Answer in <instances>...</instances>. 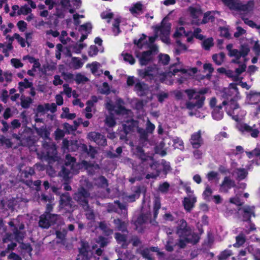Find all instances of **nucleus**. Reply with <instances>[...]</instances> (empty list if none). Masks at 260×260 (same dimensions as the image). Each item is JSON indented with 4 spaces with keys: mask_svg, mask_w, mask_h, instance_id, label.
Instances as JSON below:
<instances>
[{
    "mask_svg": "<svg viewBox=\"0 0 260 260\" xmlns=\"http://www.w3.org/2000/svg\"><path fill=\"white\" fill-rule=\"evenodd\" d=\"M222 96L224 99L222 105L225 106L227 114L233 119L237 121L245 114V112L240 109L237 103L240 97L235 84L231 83L228 88H224Z\"/></svg>",
    "mask_w": 260,
    "mask_h": 260,
    "instance_id": "nucleus-1",
    "label": "nucleus"
},
{
    "mask_svg": "<svg viewBox=\"0 0 260 260\" xmlns=\"http://www.w3.org/2000/svg\"><path fill=\"white\" fill-rule=\"evenodd\" d=\"M170 28V24L163 20L160 25L156 27L155 29V36L149 38V43L147 42L146 40V36L144 35L138 40H135L134 43L140 48H143L145 46L150 48L156 39L157 37H160L163 42L168 44L169 42V36Z\"/></svg>",
    "mask_w": 260,
    "mask_h": 260,
    "instance_id": "nucleus-2",
    "label": "nucleus"
},
{
    "mask_svg": "<svg viewBox=\"0 0 260 260\" xmlns=\"http://www.w3.org/2000/svg\"><path fill=\"white\" fill-rule=\"evenodd\" d=\"M207 92V89H204L200 90L195 89H187L185 93L189 100H195L196 101H190L187 103L186 107L189 110L199 109L203 105L205 100L204 94Z\"/></svg>",
    "mask_w": 260,
    "mask_h": 260,
    "instance_id": "nucleus-3",
    "label": "nucleus"
},
{
    "mask_svg": "<svg viewBox=\"0 0 260 260\" xmlns=\"http://www.w3.org/2000/svg\"><path fill=\"white\" fill-rule=\"evenodd\" d=\"M230 9L238 11L242 15H251L255 8V2L236 3L234 0H222Z\"/></svg>",
    "mask_w": 260,
    "mask_h": 260,
    "instance_id": "nucleus-4",
    "label": "nucleus"
},
{
    "mask_svg": "<svg viewBox=\"0 0 260 260\" xmlns=\"http://www.w3.org/2000/svg\"><path fill=\"white\" fill-rule=\"evenodd\" d=\"M78 166L76 165L75 159L70 155H66L65 166L62 168L59 173V175L63 178L65 181H67L71 177V174L77 172Z\"/></svg>",
    "mask_w": 260,
    "mask_h": 260,
    "instance_id": "nucleus-5",
    "label": "nucleus"
},
{
    "mask_svg": "<svg viewBox=\"0 0 260 260\" xmlns=\"http://www.w3.org/2000/svg\"><path fill=\"white\" fill-rule=\"evenodd\" d=\"M91 29V24L87 23L81 25L79 31L81 32L82 36L80 39L79 42L77 43L73 47V51L76 53H80L81 51L86 46V45L82 43L87 37V35L89 33Z\"/></svg>",
    "mask_w": 260,
    "mask_h": 260,
    "instance_id": "nucleus-6",
    "label": "nucleus"
},
{
    "mask_svg": "<svg viewBox=\"0 0 260 260\" xmlns=\"http://www.w3.org/2000/svg\"><path fill=\"white\" fill-rule=\"evenodd\" d=\"M123 101L121 100H118L117 102V106L113 105L110 100L107 101L106 103V108L110 112L115 111L116 113L119 115H125L126 117H130L132 112L130 110L125 109L121 106Z\"/></svg>",
    "mask_w": 260,
    "mask_h": 260,
    "instance_id": "nucleus-7",
    "label": "nucleus"
},
{
    "mask_svg": "<svg viewBox=\"0 0 260 260\" xmlns=\"http://www.w3.org/2000/svg\"><path fill=\"white\" fill-rule=\"evenodd\" d=\"M59 216L56 214L45 213L40 216L39 225L43 228H48L51 223H56Z\"/></svg>",
    "mask_w": 260,
    "mask_h": 260,
    "instance_id": "nucleus-8",
    "label": "nucleus"
},
{
    "mask_svg": "<svg viewBox=\"0 0 260 260\" xmlns=\"http://www.w3.org/2000/svg\"><path fill=\"white\" fill-rule=\"evenodd\" d=\"M199 239L198 235L192 233L190 230L189 232H187L180 238L178 245L181 248H184L187 243L195 244L198 242Z\"/></svg>",
    "mask_w": 260,
    "mask_h": 260,
    "instance_id": "nucleus-9",
    "label": "nucleus"
},
{
    "mask_svg": "<svg viewBox=\"0 0 260 260\" xmlns=\"http://www.w3.org/2000/svg\"><path fill=\"white\" fill-rule=\"evenodd\" d=\"M89 197V193L84 188H81L78 192L74 196V199L79 202L85 210H87L89 208L88 205L87 198Z\"/></svg>",
    "mask_w": 260,
    "mask_h": 260,
    "instance_id": "nucleus-10",
    "label": "nucleus"
},
{
    "mask_svg": "<svg viewBox=\"0 0 260 260\" xmlns=\"http://www.w3.org/2000/svg\"><path fill=\"white\" fill-rule=\"evenodd\" d=\"M190 72H191L192 74H195L197 72V69L196 68H193L191 71H188L185 69H182L179 64L173 65L171 66L170 69V73H171L173 75H175L177 73H180L182 74L183 76H182L181 78L183 79L179 81L180 83L182 82L184 79H187L188 76L190 75Z\"/></svg>",
    "mask_w": 260,
    "mask_h": 260,
    "instance_id": "nucleus-11",
    "label": "nucleus"
},
{
    "mask_svg": "<svg viewBox=\"0 0 260 260\" xmlns=\"http://www.w3.org/2000/svg\"><path fill=\"white\" fill-rule=\"evenodd\" d=\"M173 142V139L169 136H167L163 139L162 141L155 148V152L160 154L161 156H165L167 154V151L169 148L170 146Z\"/></svg>",
    "mask_w": 260,
    "mask_h": 260,
    "instance_id": "nucleus-12",
    "label": "nucleus"
},
{
    "mask_svg": "<svg viewBox=\"0 0 260 260\" xmlns=\"http://www.w3.org/2000/svg\"><path fill=\"white\" fill-rule=\"evenodd\" d=\"M238 164L235 161L231 164L232 175L237 180L240 181L245 179L248 174V172L244 168H238Z\"/></svg>",
    "mask_w": 260,
    "mask_h": 260,
    "instance_id": "nucleus-13",
    "label": "nucleus"
},
{
    "mask_svg": "<svg viewBox=\"0 0 260 260\" xmlns=\"http://www.w3.org/2000/svg\"><path fill=\"white\" fill-rule=\"evenodd\" d=\"M138 253L141 254L143 258L146 260H154L153 256V252H156L159 256L163 255V253L158 251L157 247H152L150 248L139 249L137 250Z\"/></svg>",
    "mask_w": 260,
    "mask_h": 260,
    "instance_id": "nucleus-14",
    "label": "nucleus"
},
{
    "mask_svg": "<svg viewBox=\"0 0 260 260\" xmlns=\"http://www.w3.org/2000/svg\"><path fill=\"white\" fill-rule=\"evenodd\" d=\"M239 214L242 216L244 221H250L251 217L255 216L254 206H244L239 209Z\"/></svg>",
    "mask_w": 260,
    "mask_h": 260,
    "instance_id": "nucleus-15",
    "label": "nucleus"
},
{
    "mask_svg": "<svg viewBox=\"0 0 260 260\" xmlns=\"http://www.w3.org/2000/svg\"><path fill=\"white\" fill-rule=\"evenodd\" d=\"M249 50V48L247 45H243L241 46L240 51L237 49H234L233 51H232V52L229 55L235 58V59L233 60V62L239 63L238 59L241 57H244L246 56Z\"/></svg>",
    "mask_w": 260,
    "mask_h": 260,
    "instance_id": "nucleus-16",
    "label": "nucleus"
},
{
    "mask_svg": "<svg viewBox=\"0 0 260 260\" xmlns=\"http://www.w3.org/2000/svg\"><path fill=\"white\" fill-rule=\"evenodd\" d=\"M189 142L193 148L198 149L200 148L204 143L201 131L199 130L193 133L190 136Z\"/></svg>",
    "mask_w": 260,
    "mask_h": 260,
    "instance_id": "nucleus-17",
    "label": "nucleus"
},
{
    "mask_svg": "<svg viewBox=\"0 0 260 260\" xmlns=\"http://www.w3.org/2000/svg\"><path fill=\"white\" fill-rule=\"evenodd\" d=\"M87 137L99 145L104 146L106 144V139L105 137L99 133L90 132L88 134Z\"/></svg>",
    "mask_w": 260,
    "mask_h": 260,
    "instance_id": "nucleus-18",
    "label": "nucleus"
},
{
    "mask_svg": "<svg viewBox=\"0 0 260 260\" xmlns=\"http://www.w3.org/2000/svg\"><path fill=\"white\" fill-rule=\"evenodd\" d=\"M72 199L68 193L61 196L60 200L61 208H64L67 211H71L72 208Z\"/></svg>",
    "mask_w": 260,
    "mask_h": 260,
    "instance_id": "nucleus-19",
    "label": "nucleus"
},
{
    "mask_svg": "<svg viewBox=\"0 0 260 260\" xmlns=\"http://www.w3.org/2000/svg\"><path fill=\"white\" fill-rule=\"evenodd\" d=\"M136 56L139 58L140 64L142 66H145L150 62L152 59V54L151 51H147L142 53H138Z\"/></svg>",
    "mask_w": 260,
    "mask_h": 260,
    "instance_id": "nucleus-20",
    "label": "nucleus"
},
{
    "mask_svg": "<svg viewBox=\"0 0 260 260\" xmlns=\"http://www.w3.org/2000/svg\"><path fill=\"white\" fill-rule=\"evenodd\" d=\"M235 186V181L229 176H225L220 185V190L222 192H227L230 188Z\"/></svg>",
    "mask_w": 260,
    "mask_h": 260,
    "instance_id": "nucleus-21",
    "label": "nucleus"
},
{
    "mask_svg": "<svg viewBox=\"0 0 260 260\" xmlns=\"http://www.w3.org/2000/svg\"><path fill=\"white\" fill-rule=\"evenodd\" d=\"M89 249L87 243H82V247L79 250L80 254L78 256H82V259H90L91 258L93 252L89 250Z\"/></svg>",
    "mask_w": 260,
    "mask_h": 260,
    "instance_id": "nucleus-22",
    "label": "nucleus"
},
{
    "mask_svg": "<svg viewBox=\"0 0 260 260\" xmlns=\"http://www.w3.org/2000/svg\"><path fill=\"white\" fill-rule=\"evenodd\" d=\"M197 202V198L194 196H191L184 198L183 205L184 209L190 211L194 207V204Z\"/></svg>",
    "mask_w": 260,
    "mask_h": 260,
    "instance_id": "nucleus-23",
    "label": "nucleus"
},
{
    "mask_svg": "<svg viewBox=\"0 0 260 260\" xmlns=\"http://www.w3.org/2000/svg\"><path fill=\"white\" fill-rule=\"evenodd\" d=\"M189 11L190 12L191 16L192 17L193 20L192 23L195 24H198L199 20L198 18L202 16V11L200 7H190L189 8Z\"/></svg>",
    "mask_w": 260,
    "mask_h": 260,
    "instance_id": "nucleus-24",
    "label": "nucleus"
},
{
    "mask_svg": "<svg viewBox=\"0 0 260 260\" xmlns=\"http://www.w3.org/2000/svg\"><path fill=\"white\" fill-rule=\"evenodd\" d=\"M184 36L187 37V41L189 43H191L192 41V37L190 36V32H186L184 28L182 26H177L175 32L174 34V36L176 38L182 36Z\"/></svg>",
    "mask_w": 260,
    "mask_h": 260,
    "instance_id": "nucleus-25",
    "label": "nucleus"
},
{
    "mask_svg": "<svg viewBox=\"0 0 260 260\" xmlns=\"http://www.w3.org/2000/svg\"><path fill=\"white\" fill-rule=\"evenodd\" d=\"M239 129L242 132L250 133L251 136L254 138L257 137L259 134V132L257 129L253 128L246 124H240L239 126Z\"/></svg>",
    "mask_w": 260,
    "mask_h": 260,
    "instance_id": "nucleus-26",
    "label": "nucleus"
},
{
    "mask_svg": "<svg viewBox=\"0 0 260 260\" xmlns=\"http://www.w3.org/2000/svg\"><path fill=\"white\" fill-rule=\"evenodd\" d=\"M190 230V228L187 226V223L184 220L182 219L179 221L177 234L180 238L184 236L187 232H189Z\"/></svg>",
    "mask_w": 260,
    "mask_h": 260,
    "instance_id": "nucleus-27",
    "label": "nucleus"
},
{
    "mask_svg": "<svg viewBox=\"0 0 260 260\" xmlns=\"http://www.w3.org/2000/svg\"><path fill=\"white\" fill-rule=\"evenodd\" d=\"M84 64L82 60L78 57H72L69 62V66L70 68L75 70L81 68Z\"/></svg>",
    "mask_w": 260,
    "mask_h": 260,
    "instance_id": "nucleus-28",
    "label": "nucleus"
},
{
    "mask_svg": "<svg viewBox=\"0 0 260 260\" xmlns=\"http://www.w3.org/2000/svg\"><path fill=\"white\" fill-rule=\"evenodd\" d=\"M86 67L90 68L92 73L95 76H99L103 72L102 71L100 70L101 67L100 63L96 61L92 62L91 64H87Z\"/></svg>",
    "mask_w": 260,
    "mask_h": 260,
    "instance_id": "nucleus-29",
    "label": "nucleus"
},
{
    "mask_svg": "<svg viewBox=\"0 0 260 260\" xmlns=\"http://www.w3.org/2000/svg\"><path fill=\"white\" fill-rule=\"evenodd\" d=\"M222 106L219 105L214 108L212 115L213 119L216 120H219L223 117V112L221 110Z\"/></svg>",
    "mask_w": 260,
    "mask_h": 260,
    "instance_id": "nucleus-30",
    "label": "nucleus"
},
{
    "mask_svg": "<svg viewBox=\"0 0 260 260\" xmlns=\"http://www.w3.org/2000/svg\"><path fill=\"white\" fill-rule=\"evenodd\" d=\"M56 155V150L55 145L53 144L50 145L48 146V148L47 149V156L55 161L58 160V157Z\"/></svg>",
    "mask_w": 260,
    "mask_h": 260,
    "instance_id": "nucleus-31",
    "label": "nucleus"
},
{
    "mask_svg": "<svg viewBox=\"0 0 260 260\" xmlns=\"http://www.w3.org/2000/svg\"><path fill=\"white\" fill-rule=\"evenodd\" d=\"M143 5L140 3H137L129 8V11L135 15L140 14L142 13Z\"/></svg>",
    "mask_w": 260,
    "mask_h": 260,
    "instance_id": "nucleus-32",
    "label": "nucleus"
},
{
    "mask_svg": "<svg viewBox=\"0 0 260 260\" xmlns=\"http://www.w3.org/2000/svg\"><path fill=\"white\" fill-rule=\"evenodd\" d=\"M18 85L20 92H22L26 88H31L33 85L32 83L29 82L27 79H24L23 81L20 82Z\"/></svg>",
    "mask_w": 260,
    "mask_h": 260,
    "instance_id": "nucleus-33",
    "label": "nucleus"
},
{
    "mask_svg": "<svg viewBox=\"0 0 260 260\" xmlns=\"http://www.w3.org/2000/svg\"><path fill=\"white\" fill-rule=\"evenodd\" d=\"M62 113L60 115L61 118H66L68 119H73L76 117L75 113H70L69 109L67 107L62 108Z\"/></svg>",
    "mask_w": 260,
    "mask_h": 260,
    "instance_id": "nucleus-34",
    "label": "nucleus"
},
{
    "mask_svg": "<svg viewBox=\"0 0 260 260\" xmlns=\"http://www.w3.org/2000/svg\"><path fill=\"white\" fill-rule=\"evenodd\" d=\"M37 133L41 137L44 138H48L50 134L49 132L47 130L46 126H42L40 128H36Z\"/></svg>",
    "mask_w": 260,
    "mask_h": 260,
    "instance_id": "nucleus-35",
    "label": "nucleus"
},
{
    "mask_svg": "<svg viewBox=\"0 0 260 260\" xmlns=\"http://www.w3.org/2000/svg\"><path fill=\"white\" fill-rule=\"evenodd\" d=\"M157 167H163V170L164 172L167 173L170 170V166L169 162L162 160L160 164L155 163L151 165V167L152 169H156Z\"/></svg>",
    "mask_w": 260,
    "mask_h": 260,
    "instance_id": "nucleus-36",
    "label": "nucleus"
},
{
    "mask_svg": "<svg viewBox=\"0 0 260 260\" xmlns=\"http://www.w3.org/2000/svg\"><path fill=\"white\" fill-rule=\"evenodd\" d=\"M116 228L118 231L124 232L126 229V223L125 222L121 221L119 219L114 220Z\"/></svg>",
    "mask_w": 260,
    "mask_h": 260,
    "instance_id": "nucleus-37",
    "label": "nucleus"
},
{
    "mask_svg": "<svg viewBox=\"0 0 260 260\" xmlns=\"http://www.w3.org/2000/svg\"><path fill=\"white\" fill-rule=\"evenodd\" d=\"M14 39L17 40L18 42L20 44L22 47H24L26 46V41L25 39L20 37L18 34H15L13 37L10 38L9 40L13 41Z\"/></svg>",
    "mask_w": 260,
    "mask_h": 260,
    "instance_id": "nucleus-38",
    "label": "nucleus"
},
{
    "mask_svg": "<svg viewBox=\"0 0 260 260\" xmlns=\"http://www.w3.org/2000/svg\"><path fill=\"white\" fill-rule=\"evenodd\" d=\"M245 242V236L243 233L240 234L236 238V243L234 246L239 247L242 246Z\"/></svg>",
    "mask_w": 260,
    "mask_h": 260,
    "instance_id": "nucleus-39",
    "label": "nucleus"
},
{
    "mask_svg": "<svg viewBox=\"0 0 260 260\" xmlns=\"http://www.w3.org/2000/svg\"><path fill=\"white\" fill-rule=\"evenodd\" d=\"M224 57V54L221 52L219 54L213 55L212 58L216 64L217 65H220L223 61Z\"/></svg>",
    "mask_w": 260,
    "mask_h": 260,
    "instance_id": "nucleus-40",
    "label": "nucleus"
},
{
    "mask_svg": "<svg viewBox=\"0 0 260 260\" xmlns=\"http://www.w3.org/2000/svg\"><path fill=\"white\" fill-rule=\"evenodd\" d=\"M115 239L118 243L121 244L122 247L126 246V237L124 235L120 234V233H117L115 234Z\"/></svg>",
    "mask_w": 260,
    "mask_h": 260,
    "instance_id": "nucleus-41",
    "label": "nucleus"
},
{
    "mask_svg": "<svg viewBox=\"0 0 260 260\" xmlns=\"http://www.w3.org/2000/svg\"><path fill=\"white\" fill-rule=\"evenodd\" d=\"M149 217V215H142L139 217L138 218L137 220L135 222V224L136 226V229H138L139 225L142 224L144 223H145Z\"/></svg>",
    "mask_w": 260,
    "mask_h": 260,
    "instance_id": "nucleus-42",
    "label": "nucleus"
},
{
    "mask_svg": "<svg viewBox=\"0 0 260 260\" xmlns=\"http://www.w3.org/2000/svg\"><path fill=\"white\" fill-rule=\"evenodd\" d=\"M135 124V122L132 120H127L126 123L123 124V128L125 134L131 131L133 126Z\"/></svg>",
    "mask_w": 260,
    "mask_h": 260,
    "instance_id": "nucleus-43",
    "label": "nucleus"
},
{
    "mask_svg": "<svg viewBox=\"0 0 260 260\" xmlns=\"http://www.w3.org/2000/svg\"><path fill=\"white\" fill-rule=\"evenodd\" d=\"M31 12V9L30 8L28 5H25L23 6H21L19 10H18L17 12V15H26L27 14H30Z\"/></svg>",
    "mask_w": 260,
    "mask_h": 260,
    "instance_id": "nucleus-44",
    "label": "nucleus"
},
{
    "mask_svg": "<svg viewBox=\"0 0 260 260\" xmlns=\"http://www.w3.org/2000/svg\"><path fill=\"white\" fill-rule=\"evenodd\" d=\"M174 148H178L180 150L184 149V143L183 141L179 138L176 137L173 139Z\"/></svg>",
    "mask_w": 260,
    "mask_h": 260,
    "instance_id": "nucleus-45",
    "label": "nucleus"
},
{
    "mask_svg": "<svg viewBox=\"0 0 260 260\" xmlns=\"http://www.w3.org/2000/svg\"><path fill=\"white\" fill-rule=\"evenodd\" d=\"M214 45L213 39L212 38H209L205 39L202 42L203 47L206 49L208 50Z\"/></svg>",
    "mask_w": 260,
    "mask_h": 260,
    "instance_id": "nucleus-46",
    "label": "nucleus"
},
{
    "mask_svg": "<svg viewBox=\"0 0 260 260\" xmlns=\"http://www.w3.org/2000/svg\"><path fill=\"white\" fill-rule=\"evenodd\" d=\"M202 30L200 28H196L194 29L193 33L190 32V36H192V39L193 37L202 40L204 39V36L201 34Z\"/></svg>",
    "mask_w": 260,
    "mask_h": 260,
    "instance_id": "nucleus-47",
    "label": "nucleus"
},
{
    "mask_svg": "<svg viewBox=\"0 0 260 260\" xmlns=\"http://www.w3.org/2000/svg\"><path fill=\"white\" fill-rule=\"evenodd\" d=\"M256 230L255 225L254 223H252L250 221H248L247 225H246L244 229V233L249 234L250 232Z\"/></svg>",
    "mask_w": 260,
    "mask_h": 260,
    "instance_id": "nucleus-48",
    "label": "nucleus"
},
{
    "mask_svg": "<svg viewBox=\"0 0 260 260\" xmlns=\"http://www.w3.org/2000/svg\"><path fill=\"white\" fill-rule=\"evenodd\" d=\"M214 12H208L204 14L202 23H206L209 21H212L214 19Z\"/></svg>",
    "mask_w": 260,
    "mask_h": 260,
    "instance_id": "nucleus-49",
    "label": "nucleus"
},
{
    "mask_svg": "<svg viewBox=\"0 0 260 260\" xmlns=\"http://www.w3.org/2000/svg\"><path fill=\"white\" fill-rule=\"evenodd\" d=\"M21 106L24 108H27L32 102V100L29 97L21 98Z\"/></svg>",
    "mask_w": 260,
    "mask_h": 260,
    "instance_id": "nucleus-50",
    "label": "nucleus"
},
{
    "mask_svg": "<svg viewBox=\"0 0 260 260\" xmlns=\"http://www.w3.org/2000/svg\"><path fill=\"white\" fill-rule=\"evenodd\" d=\"M68 33L66 31H61V35L59 37L60 41L63 44H67L71 41V39L68 36Z\"/></svg>",
    "mask_w": 260,
    "mask_h": 260,
    "instance_id": "nucleus-51",
    "label": "nucleus"
},
{
    "mask_svg": "<svg viewBox=\"0 0 260 260\" xmlns=\"http://www.w3.org/2000/svg\"><path fill=\"white\" fill-rule=\"evenodd\" d=\"M122 56L125 61L129 62L131 64L135 63V59L131 54L127 53H122Z\"/></svg>",
    "mask_w": 260,
    "mask_h": 260,
    "instance_id": "nucleus-52",
    "label": "nucleus"
},
{
    "mask_svg": "<svg viewBox=\"0 0 260 260\" xmlns=\"http://www.w3.org/2000/svg\"><path fill=\"white\" fill-rule=\"evenodd\" d=\"M74 80L77 83L80 84L86 82L88 80V79L84 75L78 73L75 76Z\"/></svg>",
    "mask_w": 260,
    "mask_h": 260,
    "instance_id": "nucleus-53",
    "label": "nucleus"
},
{
    "mask_svg": "<svg viewBox=\"0 0 260 260\" xmlns=\"http://www.w3.org/2000/svg\"><path fill=\"white\" fill-rule=\"evenodd\" d=\"M144 84L138 80L135 84V90L138 94L142 95L144 90Z\"/></svg>",
    "mask_w": 260,
    "mask_h": 260,
    "instance_id": "nucleus-54",
    "label": "nucleus"
},
{
    "mask_svg": "<svg viewBox=\"0 0 260 260\" xmlns=\"http://www.w3.org/2000/svg\"><path fill=\"white\" fill-rule=\"evenodd\" d=\"M207 177L209 181L216 180L218 181L219 178L218 177V174L214 171H211L207 174Z\"/></svg>",
    "mask_w": 260,
    "mask_h": 260,
    "instance_id": "nucleus-55",
    "label": "nucleus"
},
{
    "mask_svg": "<svg viewBox=\"0 0 260 260\" xmlns=\"http://www.w3.org/2000/svg\"><path fill=\"white\" fill-rule=\"evenodd\" d=\"M150 68L148 67L147 69L145 70H140L138 71L139 75L142 77H145L147 76H153L154 73L151 72Z\"/></svg>",
    "mask_w": 260,
    "mask_h": 260,
    "instance_id": "nucleus-56",
    "label": "nucleus"
},
{
    "mask_svg": "<svg viewBox=\"0 0 260 260\" xmlns=\"http://www.w3.org/2000/svg\"><path fill=\"white\" fill-rule=\"evenodd\" d=\"M83 148L85 150L88 154L90 156L91 158L94 157L96 153V151L94 148L90 146L88 149L87 146L85 145L83 146Z\"/></svg>",
    "mask_w": 260,
    "mask_h": 260,
    "instance_id": "nucleus-57",
    "label": "nucleus"
},
{
    "mask_svg": "<svg viewBox=\"0 0 260 260\" xmlns=\"http://www.w3.org/2000/svg\"><path fill=\"white\" fill-rule=\"evenodd\" d=\"M61 5L66 9L69 10L71 13H73L75 10L71 8L70 0H61Z\"/></svg>",
    "mask_w": 260,
    "mask_h": 260,
    "instance_id": "nucleus-58",
    "label": "nucleus"
},
{
    "mask_svg": "<svg viewBox=\"0 0 260 260\" xmlns=\"http://www.w3.org/2000/svg\"><path fill=\"white\" fill-rule=\"evenodd\" d=\"M176 45L177 48L176 49V51L177 54H179L182 51L186 50L187 49L186 46L182 44L180 40L176 41Z\"/></svg>",
    "mask_w": 260,
    "mask_h": 260,
    "instance_id": "nucleus-59",
    "label": "nucleus"
},
{
    "mask_svg": "<svg viewBox=\"0 0 260 260\" xmlns=\"http://www.w3.org/2000/svg\"><path fill=\"white\" fill-rule=\"evenodd\" d=\"M14 234L15 239L18 242L22 240L25 235L24 233L18 230L17 228H16L15 231H14Z\"/></svg>",
    "mask_w": 260,
    "mask_h": 260,
    "instance_id": "nucleus-60",
    "label": "nucleus"
},
{
    "mask_svg": "<svg viewBox=\"0 0 260 260\" xmlns=\"http://www.w3.org/2000/svg\"><path fill=\"white\" fill-rule=\"evenodd\" d=\"M63 91L61 93L65 94L68 98H70L72 96V89L71 87L67 84H64L63 85Z\"/></svg>",
    "mask_w": 260,
    "mask_h": 260,
    "instance_id": "nucleus-61",
    "label": "nucleus"
},
{
    "mask_svg": "<svg viewBox=\"0 0 260 260\" xmlns=\"http://www.w3.org/2000/svg\"><path fill=\"white\" fill-rule=\"evenodd\" d=\"M91 103L90 102H87V107L85 108L86 112L85 116L88 119H90L92 117V114L91 113V112L92 111V108L93 105H91Z\"/></svg>",
    "mask_w": 260,
    "mask_h": 260,
    "instance_id": "nucleus-62",
    "label": "nucleus"
},
{
    "mask_svg": "<svg viewBox=\"0 0 260 260\" xmlns=\"http://www.w3.org/2000/svg\"><path fill=\"white\" fill-rule=\"evenodd\" d=\"M232 255V252L229 250H225L221 252L218 255V259L219 260H225L228 257Z\"/></svg>",
    "mask_w": 260,
    "mask_h": 260,
    "instance_id": "nucleus-63",
    "label": "nucleus"
},
{
    "mask_svg": "<svg viewBox=\"0 0 260 260\" xmlns=\"http://www.w3.org/2000/svg\"><path fill=\"white\" fill-rule=\"evenodd\" d=\"M13 27V24L12 23H9L8 26L5 25H1V29L3 31V34L4 35H6L7 34L9 33L11 31V29Z\"/></svg>",
    "mask_w": 260,
    "mask_h": 260,
    "instance_id": "nucleus-64",
    "label": "nucleus"
}]
</instances>
